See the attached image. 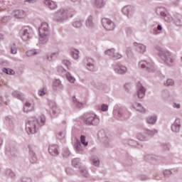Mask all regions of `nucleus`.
I'll use <instances>...</instances> for the list:
<instances>
[{
  "instance_id": "b1692460",
  "label": "nucleus",
  "mask_w": 182,
  "mask_h": 182,
  "mask_svg": "<svg viewBox=\"0 0 182 182\" xmlns=\"http://www.w3.org/2000/svg\"><path fill=\"white\" fill-rule=\"evenodd\" d=\"M93 5L97 9H102V8H105V5H106V2H105V0H94Z\"/></svg>"
},
{
  "instance_id": "680f3d73",
  "label": "nucleus",
  "mask_w": 182,
  "mask_h": 182,
  "mask_svg": "<svg viewBox=\"0 0 182 182\" xmlns=\"http://www.w3.org/2000/svg\"><path fill=\"white\" fill-rule=\"evenodd\" d=\"M157 29H158V31H161V29H163V27H161V26H160V25H158Z\"/></svg>"
},
{
  "instance_id": "69168bd1",
  "label": "nucleus",
  "mask_w": 182,
  "mask_h": 182,
  "mask_svg": "<svg viewBox=\"0 0 182 182\" xmlns=\"http://www.w3.org/2000/svg\"><path fill=\"white\" fill-rule=\"evenodd\" d=\"M21 182H31V179L27 178V179H24L23 181Z\"/></svg>"
},
{
  "instance_id": "ea45409f",
  "label": "nucleus",
  "mask_w": 182,
  "mask_h": 182,
  "mask_svg": "<svg viewBox=\"0 0 182 182\" xmlns=\"http://www.w3.org/2000/svg\"><path fill=\"white\" fill-rule=\"evenodd\" d=\"M11 95L16 99H21L22 97V94L19 91H13Z\"/></svg>"
},
{
  "instance_id": "f704fd0d",
  "label": "nucleus",
  "mask_w": 182,
  "mask_h": 182,
  "mask_svg": "<svg viewBox=\"0 0 182 182\" xmlns=\"http://www.w3.org/2000/svg\"><path fill=\"white\" fill-rule=\"evenodd\" d=\"M116 52V50L114 48H111L105 50V55H107L108 56H110L112 59L114 58V53Z\"/></svg>"
},
{
  "instance_id": "052dcab7",
  "label": "nucleus",
  "mask_w": 182,
  "mask_h": 182,
  "mask_svg": "<svg viewBox=\"0 0 182 182\" xmlns=\"http://www.w3.org/2000/svg\"><path fill=\"white\" fill-rule=\"evenodd\" d=\"M175 23H176V25H177L178 26H181V25H182V20H180V21L178 22V21H175Z\"/></svg>"
},
{
  "instance_id": "c03bdc74",
  "label": "nucleus",
  "mask_w": 182,
  "mask_h": 182,
  "mask_svg": "<svg viewBox=\"0 0 182 182\" xmlns=\"http://www.w3.org/2000/svg\"><path fill=\"white\" fill-rule=\"evenodd\" d=\"M125 33L127 36H132V34L133 33V29L130 27H127L125 28Z\"/></svg>"
},
{
  "instance_id": "bf43d9fd",
  "label": "nucleus",
  "mask_w": 182,
  "mask_h": 182,
  "mask_svg": "<svg viewBox=\"0 0 182 182\" xmlns=\"http://www.w3.org/2000/svg\"><path fill=\"white\" fill-rule=\"evenodd\" d=\"M38 0H25V2H28V4H35Z\"/></svg>"
},
{
  "instance_id": "f8f14e48",
  "label": "nucleus",
  "mask_w": 182,
  "mask_h": 182,
  "mask_svg": "<svg viewBox=\"0 0 182 182\" xmlns=\"http://www.w3.org/2000/svg\"><path fill=\"white\" fill-rule=\"evenodd\" d=\"M52 89L54 92H62L63 90V84L59 79H55L53 82Z\"/></svg>"
},
{
  "instance_id": "79ce46f5",
  "label": "nucleus",
  "mask_w": 182,
  "mask_h": 182,
  "mask_svg": "<svg viewBox=\"0 0 182 182\" xmlns=\"http://www.w3.org/2000/svg\"><path fill=\"white\" fill-rule=\"evenodd\" d=\"M47 92H48V89L46 87L41 88L38 92V96H45Z\"/></svg>"
},
{
  "instance_id": "338daca9",
  "label": "nucleus",
  "mask_w": 182,
  "mask_h": 182,
  "mask_svg": "<svg viewBox=\"0 0 182 182\" xmlns=\"http://www.w3.org/2000/svg\"><path fill=\"white\" fill-rule=\"evenodd\" d=\"M66 173H67L68 174H70V168H67V169H66Z\"/></svg>"
},
{
  "instance_id": "13d9d810",
  "label": "nucleus",
  "mask_w": 182,
  "mask_h": 182,
  "mask_svg": "<svg viewBox=\"0 0 182 182\" xmlns=\"http://www.w3.org/2000/svg\"><path fill=\"white\" fill-rule=\"evenodd\" d=\"M124 89L127 92H130V89H132V86L130 85V84L127 83L124 85Z\"/></svg>"
},
{
  "instance_id": "de8ad7c7",
  "label": "nucleus",
  "mask_w": 182,
  "mask_h": 182,
  "mask_svg": "<svg viewBox=\"0 0 182 182\" xmlns=\"http://www.w3.org/2000/svg\"><path fill=\"white\" fill-rule=\"evenodd\" d=\"M174 85V80L171 79H168L164 83V86H173Z\"/></svg>"
},
{
  "instance_id": "0e129e2a",
  "label": "nucleus",
  "mask_w": 182,
  "mask_h": 182,
  "mask_svg": "<svg viewBox=\"0 0 182 182\" xmlns=\"http://www.w3.org/2000/svg\"><path fill=\"white\" fill-rule=\"evenodd\" d=\"M4 103V98L2 97H0V105H2Z\"/></svg>"
},
{
  "instance_id": "6ab92c4d",
  "label": "nucleus",
  "mask_w": 182,
  "mask_h": 182,
  "mask_svg": "<svg viewBox=\"0 0 182 182\" xmlns=\"http://www.w3.org/2000/svg\"><path fill=\"white\" fill-rule=\"evenodd\" d=\"M35 110V103L33 102H26L24 104L23 111L26 113H29V112H33Z\"/></svg>"
},
{
  "instance_id": "4468645a",
  "label": "nucleus",
  "mask_w": 182,
  "mask_h": 182,
  "mask_svg": "<svg viewBox=\"0 0 182 182\" xmlns=\"http://www.w3.org/2000/svg\"><path fill=\"white\" fill-rule=\"evenodd\" d=\"M136 96L139 99H143L146 96V88L141 85L138 83L136 86Z\"/></svg>"
},
{
  "instance_id": "09e8293b",
  "label": "nucleus",
  "mask_w": 182,
  "mask_h": 182,
  "mask_svg": "<svg viewBox=\"0 0 182 182\" xmlns=\"http://www.w3.org/2000/svg\"><path fill=\"white\" fill-rule=\"evenodd\" d=\"M63 63L68 68V70H70V65H72L70 61H69L68 60H63Z\"/></svg>"
},
{
  "instance_id": "393cba45",
  "label": "nucleus",
  "mask_w": 182,
  "mask_h": 182,
  "mask_svg": "<svg viewBox=\"0 0 182 182\" xmlns=\"http://www.w3.org/2000/svg\"><path fill=\"white\" fill-rule=\"evenodd\" d=\"M44 4L50 9H55V8H58V4H56V3L52 0H46Z\"/></svg>"
},
{
  "instance_id": "7ed1b4c3",
  "label": "nucleus",
  "mask_w": 182,
  "mask_h": 182,
  "mask_svg": "<svg viewBox=\"0 0 182 182\" xmlns=\"http://www.w3.org/2000/svg\"><path fill=\"white\" fill-rule=\"evenodd\" d=\"M75 11L72 9H66L65 8L60 9L57 11L55 15V21L60 22V21H65L67 18L73 16Z\"/></svg>"
},
{
  "instance_id": "1a4fd4ad",
  "label": "nucleus",
  "mask_w": 182,
  "mask_h": 182,
  "mask_svg": "<svg viewBox=\"0 0 182 182\" xmlns=\"http://www.w3.org/2000/svg\"><path fill=\"white\" fill-rule=\"evenodd\" d=\"M139 66L141 69H144L148 72H154V65L151 63H148L146 60H141L139 63Z\"/></svg>"
},
{
  "instance_id": "c9c22d12",
  "label": "nucleus",
  "mask_w": 182,
  "mask_h": 182,
  "mask_svg": "<svg viewBox=\"0 0 182 182\" xmlns=\"http://www.w3.org/2000/svg\"><path fill=\"white\" fill-rule=\"evenodd\" d=\"M39 53H41L39 50H30L27 51L26 55L28 56H35V55H39Z\"/></svg>"
},
{
  "instance_id": "f257e3e1",
  "label": "nucleus",
  "mask_w": 182,
  "mask_h": 182,
  "mask_svg": "<svg viewBox=\"0 0 182 182\" xmlns=\"http://www.w3.org/2000/svg\"><path fill=\"white\" fill-rule=\"evenodd\" d=\"M45 115H41L38 119L31 117L26 122V130L28 134H35L38 133L39 127L45 124Z\"/></svg>"
},
{
  "instance_id": "5701e85b",
  "label": "nucleus",
  "mask_w": 182,
  "mask_h": 182,
  "mask_svg": "<svg viewBox=\"0 0 182 182\" xmlns=\"http://www.w3.org/2000/svg\"><path fill=\"white\" fill-rule=\"evenodd\" d=\"M28 150H29V159L31 163H36L38 161V158H36V154H35V152H33V150H32V148L31 146H28Z\"/></svg>"
},
{
  "instance_id": "6e6552de",
  "label": "nucleus",
  "mask_w": 182,
  "mask_h": 182,
  "mask_svg": "<svg viewBox=\"0 0 182 182\" xmlns=\"http://www.w3.org/2000/svg\"><path fill=\"white\" fill-rule=\"evenodd\" d=\"M85 123L90 126H97V124L100 123V119L97 115H95V114H89L85 119Z\"/></svg>"
},
{
  "instance_id": "bb28decb",
  "label": "nucleus",
  "mask_w": 182,
  "mask_h": 182,
  "mask_svg": "<svg viewBox=\"0 0 182 182\" xmlns=\"http://www.w3.org/2000/svg\"><path fill=\"white\" fill-rule=\"evenodd\" d=\"M112 114H114V116H116L119 118L122 117L123 116V112H122V110H120V108H119V106L117 105L114 107Z\"/></svg>"
},
{
  "instance_id": "2f4dec72",
  "label": "nucleus",
  "mask_w": 182,
  "mask_h": 182,
  "mask_svg": "<svg viewBox=\"0 0 182 182\" xmlns=\"http://www.w3.org/2000/svg\"><path fill=\"white\" fill-rule=\"evenodd\" d=\"M92 164L95 166V167H99L100 165V160L97 156H92L91 157Z\"/></svg>"
},
{
  "instance_id": "603ef678",
  "label": "nucleus",
  "mask_w": 182,
  "mask_h": 182,
  "mask_svg": "<svg viewBox=\"0 0 182 182\" xmlns=\"http://www.w3.org/2000/svg\"><path fill=\"white\" fill-rule=\"evenodd\" d=\"M57 70L60 73H66V70H65V68H63V67H62V65H58L57 67Z\"/></svg>"
},
{
  "instance_id": "f03ea898",
  "label": "nucleus",
  "mask_w": 182,
  "mask_h": 182,
  "mask_svg": "<svg viewBox=\"0 0 182 182\" xmlns=\"http://www.w3.org/2000/svg\"><path fill=\"white\" fill-rule=\"evenodd\" d=\"M156 49L159 52V55L166 65L168 66H174L176 58H174V55L171 52L168 50H164L160 47H156Z\"/></svg>"
},
{
  "instance_id": "c756f323",
  "label": "nucleus",
  "mask_w": 182,
  "mask_h": 182,
  "mask_svg": "<svg viewBox=\"0 0 182 182\" xmlns=\"http://www.w3.org/2000/svg\"><path fill=\"white\" fill-rule=\"evenodd\" d=\"M72 164L76 168H82V163H80V159L78 158L74 159L72 161Z\"/></svg>"
},
{
  "instance_id": "aec40b11",
  "label": "nucleus",
  "mask_w": 182,
  "mask_h": 182,
  "mask_svg": "<svg viewBox=\"0 0 182 182\" xmlns=\"http://www.w3.org/2000/svg\"><path fill=\"white\" fill-rule=\"evenodd\" d=\"M48 153L50 156H58V154H59V146L56 144L50 145L48 147Z\"/></svg>"
},
{
  "instance_id": "774afa93",
  "label": "nucleus",
  "mask_w": 182,
  "mask_h": 182,
  "mask_svg": "<svg viewBox=\"0 0 182 182\" xmlns=\"http://www.w3.org/2000/svg\"><path fill=\"white\" fill-rule=\"evenodd\" d=\"M79 0H72L73 2H78Z\"/></svg>"
},
{
  "instance_id": "4be33fe9",
  "label": "nucleus",
  "mask_w": 182,
  "mask_h": 182,
  "mask_svg": "<svg viewBox=\"0 0 182 182\" xmlns=\"http://www.w3.org/2000/svg\"><path fill=\"white\" fill-rule=\"evenodd\" d=\"M134 45L136 48V50H138L139 53H141V54L146 53L147 48L146 46H144V44L134 43Z\"/></svg>"
},
{
  "instance_id": "cd10ccee",
  "label": "nucleus",
  "mask_w": 182,
  "mask_h": 182,
  "mask_svg": "<svg viewBox=\"0 0 182 182\" xmlns=\"http://www.w3.org/2000/svg\"><path fill=\"white\" fill-rule=\"evenodd\" d=\"M65 77L68 82H69V83H71L73 85L76 82V78H75V77H73V75H72V74L69 72H66Z\"/></svg>"
},
{
  "instance_id": "a878e982",
  "label": "nucleus",
  "mask_w": 182,
  "mask_h": 182,
  "mask_svg": "<svg viewBox=\"0 0 182 182\" xmlns=\"http://www.w3.org/2000/svg\"><path fill=\"white\" fill-rule=\"evenodd\" d=\"M146 122L148 124H156V122H157V116L151 115L149 116L146 118Z\"/></svg>"
},
{
  "instance_id": "9b49d317",
  "label": "nucleus",
  "mask_w": 182,
  "mask_h": 182,
  "mask_svg": "<svg viewBox=\"0 0 182 182\" xmlns=\"http://www.w3.org/2000/svg\"><path fill=\"white\" fill-rule=\"evenodd\" d=\"M84 63L87 70H90V72H93V70H95V68L96 66V63L95 62V60L91 58H87L84 59Z\"/></svg>"
},
{
  "instance_id": "4d7b16f0",
  "label": "nucleus",
  "mask_w": 182,
  "mask_h": 182,
  "mask_svg": "<svg viewBox=\"0 0 182 182\" xmlns=\"http://www.w3.org/2000/svg\"><path fill=\"white\" fill-rule=\"evenodd\" d=\"M172 106H173V109H180L181 107V105L177 102H173Z\"/></svg>"
},
{
  "instance_id": "e433bc0d",
  "label": "nucleus",
  "mask_w": 182,
  "mask_h": 182,
  "mask_svg": "<svg viewBox=\"0 0 182 182\" xmlns=\"http://www.w3.org/2000/svg\"><path fill=\"white\" fill-rule=\"evenodd\" d=\"M74 146L77 151H83V148L82 147V144H80V141L77 140Z\"/></svg>"
},
{
  "instance_id": "ddd939ff",
  "label": "nucleus",
  "mask_w": 182,
  "mask_h": 182,
  "mask_svg": "<svg viewBox=\"0 0 182 182\" xmlns=\"http://www.w3.org/2000/svg\"><path fill=\"white\" fill-rule=\"evenodd\" d=\"M122 12L127 18H132L134 14V8L132 6H126L122 8Z\"/></svg>"
},
{
  "instance_id": "9d476101",
  "label": "nucleus",
  "mask_w": 182,
  "mask_h": 182,
  "mask_svg": "<svg viewBox=\"0 0 182 182\" xmlns=\"http://www.w3.org/2000/svg\"><path fill=\"white\" fill-rule=\"evenodd\" d=\"M102 23L106 31H113L114 29V23L109 18H102Z\"/></svg>"
},
{
  "instance_id": "e2e57ef3",
  "label": "nucleus",
  "mask_w": 182,
  "mask_h": 182,
  "mask_svg": "<svg viewBox=\"0 0 182 182\" xmlns=\"http://www.w3.org/2000/svg\"><path fill=\"white\" fill-rule=\"evenodd\" d=\"M3 143H4V141L2 140V139H0V149L2 147Z\"/></svg>"
},
{
  "instance_id": "6e6d98bb",
  "label": "nucleus",
  "mask_w": 182,
  "mask_h": 182,
  "mask_svg": "<svg viewBox=\"0 0 182 182\" xmlns=\"http://www.w3.org/2000/svg\"><path fill=\"white\" fill-rule=\"evenodd\" d=\"M11 52L13 55H16V46L13 45V46H11Z\"/></svg>"
},
{
  "instance_id": "2eb2a0df",
  "label": "nucleus",
  "mask_w": 182,
  "mask_h": 182,
  "mask_svg": "<svg viewBox=\"0 0 182 182\" xmlns=\"http://www.w3.org/2000/svg\"><path fill=\"white\" fill-rule=\"evenodd\" d=\"M114 70L118 75H124L127 73V67L123 65H116L114 66Z\"/></svg>"
},
{
  "instance_id": "a211bd4d",
  "label": "nucleus",
  "mask_w": 182,
  "mask_h": 182,
  "mask_svg": "<svg viewBox=\"0 0 182 182\" xmlns=\"http://www.w3.org/2000/svg\"><path fill=\"white\" fill-rule=\"evenodd\" d=\"M12 15L16 19H23L26 16V12L23 10H14Z\"/></svg>"
},
{
  "instance_id": "8fccbe9b",
  "label": "nucleus",
  "mask_w": 182,
  "mask_h": 182,
  "mask_svg": "<svg viewBox=\"0 0 182 182\" xmlns=\"http://www.w3.org/2000/svg\"><path fill=\"white\" fill-rule=\"evenodd\" d=\"M63 157H65V158L69 157V156H70V151H69V149H64L63 152Z\"/></svg>"
},
{
  "instance_id": "f3484780",
  "label": "nucleus",
  "mask_w": 182,
  "mask_h": 182,
  "mask_svg": "<svg viewBox=\"0 0 182 182\" xmlns=\"http://www.w3.org/2000/svg\"><path fill=\"white\" fill-rule=\"evenodd\" d=\"M100 141L104 147H108L110 144V138L105 133L100 134Z\"/></svg>"
},
{
  "instance_id": "37998d69",
  "label": "nucleus",
  "mask_w": 182,
  "mask_h": 182,
  "mask_svg": "<svg viewBox=\"0 0 182 182\" xmlns=\"http://www.w3.org/2000/svg\"><path fill=\"white\" fill-rule=\"evenodd\" d=\"M4 73H6V75H15V71L12 69L9 68H3Z\"/></svg>"
},
{
  "instance_id": "3c124183",
  "label": "nucleus",
  "mask_w": 182,
  "mask_h": 182,
  "mask_svg": "<svg viewBox=\"0 0 182 182\" xmlns=\"http://www.w3.org/2000/svg\"><path fill=\"white\" fill-rule=\"evenodd\" d=\"M163 174L165 177H168V176H171V171L170 169H165L163 171Z\"/></svg>"
},
{
  "instance_id": "412c9836",
  "label": "nucleus",
  "mask_w": 182,
  "mask_h": 182,
  "mask_svg": "<svg viewBox=\"0 0 182 182\" xmlns=\"http://www.w3.org/2000/svg\"><path fill=\"white\" fill-rule=\"evenodd\" d=\"M132 107L136 112H139V113H146V108H144V107H143V105L139 102L133 103Z\"/></svg>"
},
{
  "instance_id": "864d4df0",
  "label": "nucleus",
  "mask_w": 182,
  "mask_h": 182,
  "mask_svg": "<svg viewBox=\"0 0 182 182\" xmlns=\"http://www.w3.org/2000/svg\"><path fill=\"white\" fill-rule=\"evenodd\" d=\"M122 58H123V55H122V53H114V60H116V59H122Z\"/></svg>"
},
{
  "instance_id": "c85d7f7f",
  "label": "nucleus",
  "mask_w": 182,
  "mask_h": 182,
  "mask_svg": "<svg viewBox=\"0 0 182 182\" xmlns=\"http://www.w3.org/2000/svg\"><path fill=\"white\" fill-rule=\"evenodd\" d=\"M4 174H5L6 177H10V178H14L16 176L15 172L11 168H6L4 171Z\"/></svg>"
},
{
  "instance_id": "58836bf2",
  "label": "nucleus",
  "mask_w": 182,
  "mask_h": 182,
  "mask_svg": "<svg viewBox=\"0 0 182 182\" xmlns=\"http://www.w3.org/2000/svg\"><path fill=\"white\" fill-rule=\"evenodd\" d=\"M74 28H82V26H83V22L80 20H77L75 21L73 23Z\"/></svg>"
},
{
  "instance_id": "4c0bfd02",
  "label": "nucleus",
  "mask_w": 182,
  "mask_h": 182,
  "mask_svg": "<svg viewBox=\"0 0 182 182\" xmlns=\"http://www.w3.org/2000/svg\"><path fill=\"white\" fill-rule=\"evenodd\" d=\"M73 102L75 105V106H77V107H83V103L79 102V100L76 99V97H73Z\"/></svg>"
},
{
  "instance_id": "72a5a7b5",
  "label": "nucleus",
  "mask_w": 182,
  "mask_h": 182,
  "mask_svg": "<svg viewBox=\"0 0 182 182\" xmlns=\"http://www.w3.org/2000/svg\"><path fill=\"white\" fill-rule=\"evenodd\" d=\"M86 26L87 28H93L95 26V23H93V18L92 16H89L86 20Z\"/></svg>"
},
{
  "instance_id": "7c9ffc66",
  "label": "nucleus",
  "mask_w": 182,
  "mask_h": 182,
  "mask_svg": "<svg viewBox=\"0 0 182 182\" xmlns=\"http://www.w3.org/2000/svg\"><path fill=\"white\" fill-rule=\"evenodd\" d=\"M70 51H71V55L73 59H75V60H77V59H79V53H80L79 50L75 48H72Z\"/></svg>"
},
{
  "instance_id": "a18cd8bd",
  "label": "nucleus",
  "mask_w": 182,
  "mask_h": 182,
  "mask_svg": "<svg viewBox=\"0 0 182 182\" xmlns=\"http://www.w3.org/2000/svg\"><path fill=\"white\" fill-rule=\"evenodd\" d=\"M80 142L82 144H83V146H85V147H86V146L88 144V142L86 141V136L83 135L80 136Z\"/></svg>"
},
{
  "instance_id": "39448f33",
  "label": "nucleus",
  "mask_w": 182,
  "mask_h": 182,
  "mask_svg": "<svg viewBox=\"0 0 182 182\" xmlns=\"http://www.w3.org/2000/svg\"><path fill=\"white\" fill-rule=\"evenodd\" d=\"M157 133H159V131L156 129H149L145 128L143 132H139L136 134V139L140 140V141H147L149 136H154V134H157Z\"/></svg>"
},
{
  "instance_id": "5fc2aeb1",
  "label": "nucleus",
  "mask_w": 182,
  "mask_h": 182,
  "mask_svg": "<svg viewBox=\"0 0 182 182\" xmlns=\"http://www.w3.org/2000/svg\"><path fill=\"white\" fill-rule=\"evenodd\" d=\"M101 110L102 111V112H107V110H109V105H102V106H101Z\"/></svg>"
},
{
  "instance_id": "20e7f679",
  "label": "nucleus",
  "mask_w": 182,
  "mask_h": 182,
  "mask_svg": "<svg viewBox=\"0 0 182 182\" xmlns=\"http://www.w3.org/2000/svg\"><path fill=\"white\" fill-rule=\"evenodd\" d=\"M50 34V29L48 23H43L39 28V42L41 43H46L48 42V36Z\"/></svg>"
},
{
  "instance_id": "a19ab883",
  "label": "nucleus",
  "mask_w": 182,
  "mask_h": 182,
  "mask_svg": "<svg viewBox=\"0 0 182 182\" xmlns=\"http://www.w3.org/2000/svg\"><path fill=\"white\" fill-rule=\"evenodd\" d=\"M56 55H59V53H53L51 54H47V55H46V60H48V62H50L52 60L53 56H55Z\"/></svg>"
},
{
  "instance_id": "473e14b6",
  "label": "nucleus",
  "mask_w": 182,
  "mask_h": 182,
  "mask_svg": "<svg viewBox=\"0 0 182 182\" xmlns=\"http://www.w3.org/2000/svg\"><path fill=\"white\" fill-rule=\"evenodd\" d=\"M80 171L82 176L85 177V178H89L90 177V175L89 174V172L87 171V169L85 167H81L80 168Z\"/></svg>"
},
{
  "instance_id": "0eeeda50",
  "label": "nucleus",
  "mask_w": 182,
  "mask_h": 182,
  "mask_svg": "<svg viewBox=\"0 0 182 182\" xmlns=\"http://www.w3.org/2000/svg\"><path fill=\"white\" fill-rule=\"evenodd\" d=\"M32 36V28L29 26L23 28L20 31V38L23 42H28Z\"/></svg>"
},
{
  "instance_id": "423d86ee",
  "label": "nucleus",
  "mask_w": 182,
  "mask_h": 182,
  "mask_svg": "<svg viewBox=\"0 0 182 182\" xmlns=\"http://www.w3.org/2000/svg\"><path fill=\"white\" fill-rule=\"evenodd\" d=\"M156 14L157 15H160L161 18H162L165 22H168V23H170V22H173V21L171 15L168 14L167 9L164 7H158L156 9Z\"/></svg>"
},
{
  "instance_id": "dca6fc26",
  "label": "nucleus",
  "mask_w": 182,
  "mask_h": 182,
  "mask_svg": "<svg viewBox=\"0 0 182 182\" xmlns=\"http://www.w3.org/2000/svg\"><path fill=\"white\" fill-rule=\"evenodd\" d=\"M180 129H181V121L180 119L176 118L173 122V124L171 126V130L174 133H178V132H180Z\"/></svg>"
},
{
  "instance_id": "49530a36",
  "label": "nucleus",
  "mask_w": 182,
  "mask_h": 182,
  "mask_svg": "<svg viewBox=\"0 0 182 182\" xmlns=\"http://www.w3.org/2000/svg\"><path fill=\"white\" fill-rule=\"evenodd\" d=\"M14 127H15V125L14 124V122H12L11 120H9L7 124V129L9 130H14Z\"/></svg>"
}]
</instances>
